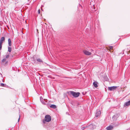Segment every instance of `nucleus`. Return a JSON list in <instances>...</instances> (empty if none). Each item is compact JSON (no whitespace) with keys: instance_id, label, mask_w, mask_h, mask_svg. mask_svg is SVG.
Returning a JSON list of instances; mask_svg holds the SVG:
<instances>
[{"instance_id":"obj_1","label":"nucleus","mask_w":130,"mask_h":130,"mask_svg":"<svg viewBox=\"0 0 130 130\" xmlns=\"http://www.w3.org/2000/svg\"><path fill=\"white\" fill-rule=\"evenodd\" d=\"M69 95H72L75 97L77 98L78 97L80 94L79 92H76L73 91H69L67 92Z\"/></svg>"},{"instance_id":"obj_2","label":"nucleus","mask_w":130,"mask_h":130,"mask_svg":"<svg viewBox=\"0 0 130 130\" xmlns=\"http://www.w3.org/2000/svg\"><path fill=\"white\" fill-rule=\"evenodd\" d=\"M51 117L49 115H47L45 116L44 120L43 121V122L44 123L45 122H49L51 120Z\"/></svg>"},{"instance_id":"obj_3","label":"nucleus","mask_w":130,"mask_h":130,"mask_svg":"<svg viewBox=\"0 0 130 130\" xmlns=\"http://www.w3.org/2000/svg\"><path fill=\"white\" fill-rule=\"evenodd\" d=\"M10 54V53H7L5 55L4 58L3 59L2 62H4L6 61V60L9 58Z\"/></svg>"},{"instance_id":"obj_4","label":"nucleus","mask_w":130,"mask_h":130,"mask_svg":"<svg viewBox=\"0 0 130 130\" xmlns=\"http://www.w3.org/2000/svg\"><path fill=\"white\" fill-rule=\"evenodd\" d=\"M101 115V111L99 110H96L95 113V116L96 118L99 117H100Z\"/></svg>"},{"instance_id":"obj_5","label":"nucleus","mask_w":130,"mask_h":130,"mask_svg":"<svg viewBox=\"0 0 130 130\" xmlns=\"http://www.w3.org/2000/svg\"><path fill=\"white\" fill-rule=\"evenodd\" d=\"M40 101L43 104H45V102H46V100L43 99V98L41 96L40 98Z\"/></svg>"},{"instance_id":"obj_6","label":"nucleus","mask_w":130,"mask_h":130,"mask_svg":"<svg viewBox=\"0 0 130 130\" xmlns=\"http://www.w3.org/2000/svg\"><path fill=\"white\" fill-rule=\"evenodd\" d=\"M117 87L116 86H112L108 87V89L109 90L111 91H113L116 89Z\"/></svg>"},{"instance_id":"obj_7","label":"nucleus","mask_w":130,"mask_h":130,"mask_svg":"<svg viewBox=\"0 0 130 130\" xmlns=\"http://www.w3.org/2000/svg\"><path fill=\"white\" fill-rule=\"evenodd\" d=\"M96 127V126L94 124H90V129H91V130H92L94 128H95Z\"/></svg>"},{"instance_id":"obj_8","label":"nucleus","mask_w":130,"mask_h":130,"mask_svg":"<svg viewBox=\"0 0 130 130\" xmlns=\"http://www.w3.org/2000/svg\"><path fill=\"white\" fill-rule=\"evenodd\" d=\"M119 124V123L118 122H115L112 124L113 126V127H115L116 126H118Z\"/></svg>"},{"instance_id":"obj_9","label":"nucleus","mask_w":130,"mask_h":130,"mask_svg":"<svg viewBox=\"0 0 130 130\" xmlns=\"http://www.w3.org/2000/svg\"><path fill=\"white\" fill-rule=\"evenodd\" d=\"M113 126H112L111 125H109V126L107 127L106 129L107 130H112L113 128Z\"/></svg>"},{"instance_id":"obj_10","label":"nucleus","mask_w":130,"mask_h":130,"mask_svg":"<svg viewBox=\"0 0 130 130\" xmlns=\"http://www.w3.org/2000/svg\"><path fill=\"white\" fill-rule=\"evenodd\" d=\"M83 52L84 54L86 55H89V52L88 51H87L86 50H84Z\"/></svg>"},{"instance_id":"obj_11","label":"nucleus","mask_w":130,"mask_h":130,"mask_svg":"<svg viewBox=\"0 0 130 130\" xmlns=\"http://www.w3.org/2000/svg\"><path fill=\"white\" fill-rule=\"evenodd\" d=\"M5 40V38L4 37H2L1 39L0 43H3V42Z\"/></svg>"},{"instance_id":"obj_12","label":"nucleus","mask_w":130,"mask_h":130,"mask_svg":"<svg viewBox=\"0 0 130 130\" xmlns=\"http://www.w3.org/2000/svg\"><path fill=\"white\" fill-rule=\"evenodd\" d=\"M130 105V100L128 102L125 103L124 106H127Z\"/></svg>"},{"instance_id":"obj_13","label":"nucleus","mask_w":130,"mask_h":130,"mask_svg":"<svg viewBox=\"0 0 130 130\" xmlns=\"http://www.w3.org/2000/svg\"><path fill=\"white\" fill-rule=\"evenodd\" d=\"M119 115V114H117L116 115H114L112 117V118H113V119H116Z\"/></svg>"},{"instance_id":"obj_14","label":"nucleus","mask_w":130,"mask_h":130,"mask_svg":"<svg viewBox=\"0 0 130 130\" xmlns=\"http://www.w3.org/2000/svg\"><path fill=\"white\" fill-rule=\"evenodd\" d=\"M8 42L9 46H11V41L10 38H9L8 39Z\"/></svg>"},{"instance_id":"obj_15","label":"nucleus","mask_w":130,"mask_h":130,"mask_svg":"<svg viewBox=\"0 0 130 130\" xmlns=\"http://www.w3.org/2000/svg\"><path fill=\"white\" fill-rule=\"evenodd\" d=\"M93 85L94 86V87L96 88L98 87V85H97V82H94L93 83Z\"/></svg>"},{"instance_id":"obj_16","label":"nucleus","mask_w":130,"mask_h":130,"mask_svg":"<svg viewBox=\"0 0 130 130\" xmlns=\"http://www.w3.org/2000/svg\"><path fill=\"white\" fill-rule=\"evenodd\" d=\"M50 107L52 108L53 109H55L56 108V107L55 105L54 104H52L50 106Z\"/></svg>"},{"instance_id":"obj_17","label":"nucleus","mask_w":130,"mask_h":130,"mask_svg":"<svg viewBox=\"0 0 130 130\" xmlns=\"http://www.w3.org/2000/svg\"><path fill=\"white\" fill-rule=\"evenodd\" d=\"M95 9V7L94 6V5H93L92 7H91V10L92 11V12H93L95 10H94Z\"/></svg>"},{"instance_id":"obj_18","label":"nucleus","mask_w":130,"mask_h":130,"mask_svg":"<svg viewBox=\"0 0 130 130\" xmlns=\"http://www.w3.org/2000/svg\"><path fill=\"white\" fill-rule=\"evenodd\" d=\"M37 61L40 62H42L43 61L40 58H38L36 59Z\"/></svg>"},{"instance_id":"obj_19","label":"nucleus","mask_w":130,"mask_h":130,"mask_svg":"<svg viewBox=\"0 0 130 130\" xmlns=\"http://www.w3.org/2000/svg\"><path fill=\"white\" fill-rule=\"evenodd\" d=\"M8 51L10 53L11 51V47L9 46L8 47Z\"/></svg>"},{"instance_id":"obj_20","label":"nucleus","mask_w":130,"mask_h":130,"mask_svg":"<svg viewBox=\"0 0 130 130\" xmlns=\"http://www.w3.org/2000/svg\"><path fill=\"white\" fill-rule=\"evenodd\" d=\"M0 85L2 86L5 87H6V86H7L6 84H4L3 83H1Z\"/></svg>"},{"instance_id":"obj_21","label":"nucleus","mask_w":130,"mask_h":130,"mask_svg":"<svg viewBox=\"0 0 130 130\" xmlns=\"http://www.w3.org/2000/svg\"><path fill=\"white\" fill-rule=\"evenodd\" d=\"M2 43H0V51L1 50L2 48Z\"/></svg>"},{"instance_id":"obj_22","label":"nucleus","mask_w":130,"mask_h":130,"mask_svg":"<svg viewBox=\"0 0 130 130\" xmlns=\"http://www.w3.org/2000/svg\"><path fill=\"white\" fill-rule=\"evenodd\" d=\"M113 47L112 46H110L109 47V48L110 50L112 49Z\"/></svg>"},{"instance_id":"obj_23","label":"nucleus","mask_w":130,"mask_h":130,"mask_svg":"<svg viewBox=\"0 0 130 130\" xmlns=\"http://www.w3.org/2000/svg\"><path fill=\"white\" fill-rule=\"evenodd\" d=\"M20 116H19V118L18 119V122H19V121H20Z\"/></svg>"},{"instance_id":"obj_24","label":"nucleus","mask_w":130,"mask_h":130,"mask_svg":"<svg viewBox=\"0 0 130 130\" xmlns=\"http://www.w3.org/2000/svg\"><path fill=\"white\" fill-rule=\"evenodd\" d=\"M38 13L39 14H40V9H39L38 10Z\"/></svg>"},{"instance_id":"obj_25","label":"nucleus","mask_w":130,"mask_h":130,"mask_svg":"<svg viewBox=\"0 0 130 130\" xmlns=\"http://www.w3.org/2000/svg\"><path fill=\"white\" fill-rule=\"evenodd\" d=\"M83 129H84V128H85V127H83Z\"/></svg>"},{"instance_id":"obj_26","label":"nucleus","mask_w":130,"mask_h":130,"mask_svg":"<svg viewBox=\"0 0 130 130\" xmlns=\"http://www.w3.org/2000/svg\"><path fill=\"white\" fill-rule=\"evenodd\" d=\"M90 55L91 54V53L90 52Z\"/></svg>"}]
</instances>
